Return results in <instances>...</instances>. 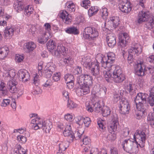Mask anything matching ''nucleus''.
I'll return each mask as SVG.
<instances>
[{"instance_id": "f257e3e1", "label": "nucleus", "mask_w": 154, "mask_h": 154, "mask_svg": "<svg viewBox=\"0 0 154 154\" xmlns=\"http://www.w3.org/2000/svg\"><path fill=\"white\" fill-rule=\"evenodd\" d=\"M134 140L128 139L122 143L124 149L131 154H136L138 152V146L141 148L144 147L146 139V134L143 131H136L133 136Z\"/></svg>"}, {"instance_id": "f03ea898", "label": "nucleus", "mask_w": 154, "mask_h": 154, "mask_svg": "<svg viewBox=\"0 0 154 154\" xmlns=\"http://www.w3.org/2000/svg\"><path fill=\"white\" fill-rule=\"evenodd\" d=\"M103 55L100 54H98L97 56V61H100L102 63V66L104 68H109L111 66H115L112 64L115 59V55L112 52H109L107 54L108 60L105 57H103Z\"/></svg>"}, {"instance_id": "7ed1b4c3", "label": "nucleus", "mask_w": 154, "mask_h": 154, "mask_svg": "<svg viewBox=\"0 0 154 154\" xmlns=\"http://www.w3.org/2000/svg\"><path fill=\"white\" fill-rule=\"evenodd\" d=\"M134 66L136 69V73L138 76H143L145 73L152 75L154 73V66H149L145 68L144 64L142 61H140L139 62H137Z\"/></svg>"}, {"instance_id": "20e7f679", "label": "nucleus", "mask_w": 154, "mask_h": 154, "mask_svg": "<svg viewBox=\"0 0 154 154\" xmlns=\"http://www.w3.org/2000/svg\"><path fill=\"white\" fill-rule=\"evenodd\" d=\"M142 51V47L137 43L133 45L128 50V56L127 58L128 61L129 63H131L134 62L133 55H136L138 56Z\"/></svg>"}, {"instance_id": "39448f33", "label": "nucleus", "mask_w": 154, "mask_h": 154, "mask_svg": "<svg viewBox=\"0 0 154 154\" xmlns=\"http://www.w3.org/2000/svg\"><path fill=\"white\" fill-rule=\"evenodd\" d=\"M112 78L114 82L117 83H121L125 79V75L122 73V71L118 66H113Z\"/></svg>"}, {"instance_id": "423d86ee", "label": "nucleus", "mask_w": 154, "mask_h": 154, "mask_svg": "<svg viewBox=\"0 0 154 154\" xmlns=\"http://www.w3.org/2000/svg\"><path fill=\"white\" fill-rule=\"evenodd\" d=\"M135 103L137 109L136 117L137 119H140L144 117L146 114V110L147 106L146 102Z\"/></svg>"}, {"instance_id": "0eeeda50", "label": "nucleus", "mask_w": 154, "mask_h": 154, "mask_svg": "<svg viewBox=\"0 0 154 154\" xmlns=\"http://www.w3.org/2000/svg\"><path fill=\"white\" fill-rule=\"evenodd\" d=\"M98 32L95 28L88 27L85 29L83 33V36L86 39L89 40H94L98 35Z\"/></svg>"}, {"instance_id": "6e6552de", "label": "nucleus", "mask_w": 154, "mask_h": 154, "mask_svg": "<svg viewBox=\"0 0 154 154\" xmlns=\"http://www.w3.org/2000/svg\"><path fill=\"white\" fill-rule=\"evenodd\" d=\"M119 6L120 10L122 12L127 14H128L132 8L129 0H121Z\"/></svg>"}, {"instance_id": "1a4fd4ad", "label": "nucleus", "mask_w": 154, "mask_h": 154, "mask_svg": "<svg viewBox=\"0 0 154 154\" xmlns=\"http://www.w3.org/2000/svg\"><path fill=\"white\" fill-rule=\"evenodd\" d=\"M111 118V122L108 127L109 131L111 132L117 131L119 125L118 116L117 114H113Z\"/></svg>"}, {"instance_id": "9d476101", "label": "nucleus", "mask_w": 154, "mask_h": 154, "mask_svg": "<svg viewBox=\"0 0 154 154\" xmlns=\"http://www.w3.org/2000/svg\"><path fill=\"white\" fill-rule=\"evenodd\" d=\"M92 78L88 75L82 74L79 76L77 79V82L79 85L83 84H92Z\"/></svg>"}, {"instance_id": "9b49d317", "label": "nucleus", "mask_w": 154, "mask_h": 154, "mask_svg": "<svg viewBox=\"0 0 154 154\" xmlns=\"http://www.w3.org/2000/svg\"><path fill=\"white\" fill-rule=\"evenodd\" d=\"M96 57V61L92 62L90 67L91 74L95 77H98L100 74V67L99 63L100 61H97Z\"/></svg>"}, {"instance_id": "f8f14e48", "label": "nucleus", "mask_w": 154, "mask_h": 154, "mask_svg": "<svg viewBox=\"0 0 154 154\" xmlns=\"http://www.w3.org/2000/svg\"><path fill=\"white\" fill-rule=\"evenodd\" d=\"M120 113L124 115L128 114L130 109V106L128 101L126 100H122L120 102Z\"/></svg>"}, {"instance_id": "ddd939ff", "label": "nucleus", "mask_w": 154, "mask_h": 154, "mask_svg": "<svg viewBox=\"0 0 154 154\" xmlns=\"http://www.w3.org/2000/svg\"><path fill=\"white\" fill-rule=\"evenodd\" d=\"M76 123L79 126H82L83 124L86 127H88L91 123V120L88 117L83 118L81 116H78Z\"/></svg>"}, {"instance_id": "4468645a", "label": "nucleus", "mask_w": 154, "mask_h": 154, "mask_svg": "<svg viewBox=\"0 0 154 154\" xmlns=\"http://www.w3.org/2000/svg\"><path fill=\"white\" fill-rule=\"evenodd\" d=\"M119 17L117 16L113 17L110 18L109 20H108L106 23H104V26L106 23L108 25H109L111 27L112 29H115L119 24Z\"/></svg>"}, {"instance_id": "2eb2a0df", "label": "nucleus", "mask_w": 154, "mask_h": 154, "mask_svg": "<svg viewBox=\"0 0 154 154\" xmlns=\"http://www.w3.org/2000/svg\"><path fill=\"white\" fill-rule=\"evenodd\" d=\"M18 75L20 79H21L22 81L24 82H26L29 79V74L25 69H21L19 71Z\"/></svg>"}, {"instance_id": "dca6fc26", "label": "nucleus", "mask_w": 154, "mask_h": 154, "mask_svg": "<svg viewBox=\"0 0 154 154\" xmlns=\"http://www.w3.org/2000/svg\"><path fill=\"white\" fill-rule=\"evenodd\" d=\"M148 12L141 11L139 13L138 16V22L141 23L143 22L146 21L149 17Z\"/></svg>"}, {"instance_id": "f3484780", "label": "nucleus", "mask_w": 154, "mask_h": 154, "mask_svg": "<svg viewBox=\"0 0 154 154\" xmlns=\"http://www.w3.org/2000/svg\"><path fill=\"white\" fill-rule=\"evenodd\" d=\"M106 40L108 46L112 48L114 47L116 43L115 35L113 33L108 34Z\"/></svg>"}, {"instance_id": "a211bd4d", "label": "nucleus", "mask_w": 154, "mask_h": 154, "mask_svg": "<svg viewBox=\"0 0 154 154\" xmlns=\"http://www.w3.org/2000/svg\"><path fill=\"white\" fill-rule=\"evenodd\" d=\"M60 17L63 20L64 23L66 24H68L71 23L72 20L71 16L65 10L63 11L61 13Z\"/></svg>"}, {"instance_id": "6ab92c4d", "label": "nucleus", "mask_w": 154, "mask_h": 154, "mask_svg": "<svg viewBox=\"0 0 154 154\" xmlns=\"http://www.w3.org/2000/svg\"><path fill=\"white\" fill-rule=\"evenodd\" d=\"M148 94L146 93L140 92L137 94L135 99V103L146 102Z\"/></svg>"}, {"instance_id": "aec40b11", "label": "nucleus", "mask_w": 154, "mask_h": 154, "mask_svg": "<svg viewBox=\"0 0 154 154\" xmlns=\"http://www.w3.org/2000/svg\"><path fill=\"white\" fill-rule=\"evenodd\" d=\"M129 39L128 35L126 33H123L121 35V37L119 38L120 45L122 48L126 46L127 43Z\"/></svg>"}, {"instance_id": "412c9836", "label": "nucleus", "mask_w": 154, "mask_h": 154, "mask_svg": "<svg viewBox=\"0 0 154 154\" xmlns=\"http://www.w3.org/2000/svg\"><path fill=\"white\" fill-rule=\"evenodd\" d=\"M91 59L88 56H84L81 58V64L87 68L90 69Z\"/></svg>"}, {"instance_id": "4be33fe9", "label": "nucleus", "mask_w": 154, "mask_h": 154, "mask_svg": "<svg viewBox=\"0 0 154 154\" xmlns=\"http://www.w3.org/2000/svg\"><path fill=\"white\" fill-rule=\"evenodd\" d=\"M15 30L13 26H7L4 31L5 38L6 39L11 38L13 35Z\"/></svg>"}, {"instance_id": "5701e85b", "label": "nucleus", "mask_w": 154, "mask_h": 154, "mask_svg": "<svg viewBox=\"0 0 154 154\" xmlns=\"http://www.w3.org/2000/svg\"><path fill=\"white\" fill-rule=\"evenodd\" d=\"M42 122L40 119L36 118L32 119L31 121L32 128L36 130L41 128L42 126Z\"/></svg>"}, {"instance_id": "b1692460", "label": "nucleus", "mask_w": 154, "mask_h": 154, "mask_svg": "<svg viewBox=\"0 0 154 154\" xmlns=\"http://www.w3.org/2000/svg\"><path fill=\"white\" fill-rule=\"evenodd\" d=\"M105 68L107 70H105L103 71V76L107 81L110 82L111 78H112V72L113 71V68H112L111 66L109 68Z\"/></svg>"}, {"instance_id": "393cba45", "label": "nucleus", "mask_w": 154, "mask_h": 154, "mask_svg": "<svg viewBox=\"0 0 154 154\" xmlns=\"http://www.w3.org/2000/svg\"><path fill=\"white\" fill-rule=\"evenodd\" d=\"M51 36L52 35L50 32H46L43 35L41 36L38 38V42L42 44H44Z\"/></svg>"}, {"instance_id": "a878e982", "label": "nucleus", "mask_w": 154, "mask_h": 154, "mask_svg": "<svg viewBox=\"0 0 154 154\" xmlns=\"http://www.w3.org/2000/svg\"><path fill=\"white\" fill-rule=\"evenodd\" d=\"M12 80H10L8 83V88L9 91L11 93H14L16 91V85L17 83L14 80L12 79Z\"/></svg>"}, {"instance_id": "bb28decb", "label": "nucleus", "mask_w": 154, "mask_h": 154, "mask_svg": "<svg viewBox=\"0 0 154 154\" xmlns=\"http://www.w3.org/2000/svg\"><path fill=\"white\" fill-rule=\"evenodd\" d=\"M24 14L26 16L28 17H30L32 18H33L35 15L33 11V8L30 5H28L25 8Z\"/></svg>"}, {"instance_id": "cd10ccee", "label": "nucleus", "mask_w": 154, "mask_h": 154, "mask_svg": "<svg viewBox=\"0 0 154 154\" xmlns=\"http://www.w3.org/2000/svg\"><path fill=\"white\" fill-rule=\"evenodd\" d=\"M66 51L65 48L62 45H60L57 46V50L54 51V54L57 56H59L60 54L65 56Z\"/></svg>"}, {"instance_id": "c85d7f7f", "label": "nucleus", "mask_w": 154, "mask_h": 154, "mask_svg": "<svg viewBox=\"0 0 154 154\" xmlns=\"http://www.w3.org/2000/svg\"><path fill=\"white\" fill-rule=\"evenodd\" d=\"M42 126L41 128H42L43 131L46 133H49L52 127V124L49 122H42Z\"/></svg>"}, {"instance_id": "c756f323", "label": "nucleus", "mask_w": 154, "mask_h": 154, "mask_svg": "<svg viewBox=\"0 0 154 154\" xmlns=\"http://www.w3.org/2000/svg\"><path fill=\"white\" fill-rule=\"evenodd\" d=\"M9 52L8 48L6 47L0 48V59H3L6 57Z\"/></svg>"}, {"instance_id": "7c9ffc66", "label": "nucleus", "mask_w": 154, "mask_h": 154, "mask_svg": "<svg viewBox=\"0 0 154 154\" xmlns=\"http://www.w3.org/2000/svg\"><path fill=\"white\" fill-rule=\"evenodd\" d=\"M148 102L151 106H154V86L150 90L149 97L148 98Z\"/></svg>"}, {"instance_id": "2f4dec72", "label": "nucleus", "mask_w": 154, "mask_h": 154, "mask_svg": "<svg viewBox=\"0 0 154 154\" xmlns=\"http://www.w3.org/2000/svg\"><path fill=\"white\" fill-rule=\"evenodd\" d=\"M24 46L29 52L32 51L36 47V44L32 42L26 43L24 44Z\"/></svg>"}, {"instance_id": "473e14b6", "label": "nucleus", "mask_w": 154, "mask_h": 154, "mask_svg": "<svg viewBox=\"0 0 154 154\" xmlns=\"http://www.w3.org/2000/svg\"><path fill=\"white\" fill-rule=\"evenodd\" d=\"M14 7L18 12L23 10L24 8L23 3L18 0H17L15 2Z\"/></svg>"}, {"instance_id": "72a5a7b5", "label": "nucleus", "mask_w": 154, "mask_h": 154, "mask_svg": "<svg viewBox=\"0 0 154 154\" xmlns=\"http://www.w3.org/2000/svg\"><path fill=\"white\" fill-rule=\"evenodd\" d=\"M66 6L67 11L69 12L75 11V6L74 3L72 1L67 2L66 3Z\"/></svg>"}, {"instance_id": "f704fd0d", "label": "nucleus", "mask_w": 154, "mask_h": 154, "mask_svg": "<svg viewBox=\"0 0 154 154\" xmlns=\"http://www.w3.org/2000/svg\"><path fill=\"white\" fill-rule=\"evenodd\" d=\"M66 32L69 34L77 35L79 32L77 29L75 27H70L66 28L65 30Z\"/></svg>"}, {"instance_id": "c9c22d12", "label": "nucleus", "mask_w": 154, "mask_h": 154, "mask_svg": "<svg viewBox=\"0 0 154 154\" xmlns=\"http://www.w3.org/2000/svg\"><path fill=\"white\" fill-rule=\"evenodd\" d=\"M46 45L47 49L50 52L53 50L56 46L55 42L51 40H50Z\"/></svg>"}, {"instance_id": "e433bc0d", "label": "nucleus", "mask_w": 154, "mask_h": 154, "mask_svg": "<svg viewBox=\"0 0 154 154\" xmlns=\"http://www.w3.org/2000/svg\"><path fill=\"white\" fill-rule=\"evenodd\" d=\"M69 146L68 142L64 141L61 142L59 144V151H64Z\"/></svg>"}, {"instance_id": "4c0bfd02", "label": "nucleus", "mask_w": 154, "mask_h": 154, "mask_svg": "<svg viewBox=\"0 0 154 154\" xmlns=\"http://www.w3.org/2000/svg\"><path fill=\"white\" fill-rule=\"evenodd\" d=\"M102 114L103 116L107 117L111 113V110L109 107L107 106L103 107L102 109Z\"/></svg>"}, {"instance_id": "58836bf2", "label": "nucleus", "mask_w": 154, "mask_h": 154, "mask_svg": "<svg viewBox=\"0 0 154 154\" xmlns=\"http://www.w3.org/2000/svg\"><path fill=\"white\" fill-rule=\"evenodd\" d=\"M98 11V9L97 7H91L88 10V15L91 17L95 15Z\"/></svg>"}, {"instance_id": "ea45409f", "label": "nucleus", "mask_w": 154, "mask_h": 154, "mask_svg": "<svg viewBox=\"0 0 154 154\" xmlns=\"http://www.w3.org/2000/svg\"><path fill=\"white\" fill-rule=\"evenodd\" d=\"M63 134L65 137H69L72 138V140L75 137V136L71 130H65L63 132Z\"/></svg>"}, {"instance_id": "a19ab883", "label": "nucleus", "mask_w": 154, "mask_h": 154, "mask_svg": "<svg viewBox=\"0 0 154 154\" xmlns=\"http://www.w3.org/2000/svg\"><path fill=\"white\" fill-rule=\"evenodd\" d=\"M79 85L81 86V88H82L85 95L87 94L90 92V88L88 84H83L82 85Z\"/></svg>"}, {"instance_id": "79ce46f5", "label": "nucleus", "mask_w": 154, "mask_h": 154, "mask_svg": "<svg viewBox=\"0 0 154 154\" xmlns=\"http://www.w3.org/2000/svg\"><path fill=\"white\" fill-rule=\"evenodd\" d=\"M148 116V119L150 120V125L154 128V113H150Z\"/></svg>"}, {"instance_id": "37998d69", "label": "nucleus", "mask_w": 154, "mask_h": 154, "mask_svg": "<svg viewBox=\"0 0 154 154\" xmlns=\"http://www.w3.org/2000/svg\"><path fill=\"white\" fill-rule=\"evenodd\" d=\"M100 14H101L102 16L103 17H106L108 15V12L107 11V8L105 7H103L102 8L100 9Z\"/></svg>"}, {"instance_id": "c03bdc74", "label": "nucleus", "mask_w": 154, "mask_h": 154, "mask_svg": "<svg viewBox=\"0 0 154 154\" xmlns=\"http://www.w3.org/2000/svg\"><path fill=\"white\" fill-rule=\"evenodd\" d=\"M134 85L131 82H130L127 87V89L131 95H133L134 93V90L133 89Z\"/></svg>"}, {"instance_id": "a18cd8bd", "label": "nucleus", "mask_w": 154, "mask_h": 154, "mask_svg": "<svg viewBox=\"0 0 154 154\" xmlns=\"http://www.w3.org/2000/svg\"><path fill=\"white\" fill-rule=\"evenodd\" d=\"M51 81L50 79H44L42 82V86L45 87L50 86L52 85Z\"/></svg>"}, {"instance_id": "49530a36", "label": "nucleus", "mask_w": 154, "mask_h": 154, "mask_svg": "<svg viewBox=\"0 0 154 154\" xmlns=\"http://www.w3.org/2000/svg\"><path fill=\"white\" fill-rule=\"evenodd\" d=\"M55 66L52 63H48L45 68L53 73L55 71Z\"/></svg>"}, {"instance_id": "de8ad7c7", "label": "nucleus", "mask_w": 154, "mask_h": 154, "mask_svg": "<svg viewBox=\"0 0 154 154\" xmlns=\"http://www.w3.org/2000/svg\"><path fill=\"white\" fill-rule=\"evenodd\" d=\"M74 115L72 113H67L64 116V118L68 122H72L73 120Z\"/></svg>"}, {"instance_id": "09e8293b", "label": "nucleus", "mask_w": 154, "mask_h": 154, "mask_svg": "<svg viewBox=\"0 0 154 154\" xmlns=\"http://www.w3.org/2000/svg\"><path fill=\"white\" fill-rule=\"evenodd\" d=\"M90 1L89 0H83L82 1L81 5L82 7L87 9L90 6Z\"/></svg>"}, {"instance_id": "8fccbe9b", "label": "nucleus", "mask_w": 154, "mask_h": 154, "mask_svg": "<svg viewBox=\"0 0 154 154\" xmlns=\"http://www.w3.org/2000/svg\"><path fill=\"white\" fill-rule=\"evenodd\" d=\"M64 79L66 83L73 82L74 78L73 76L71 74H66L64 77Z\"/></svg>"}, {"instance_id": "3c124183", "label": "nucleus", "mask_w": 154, "mask_h": 154, "mask_svg": "<svg viewBox=\"0 0 154 154\" xmlns=\"http://www.w3.org/2000/svg\"><path fill=\"white\" fill-rule=\"evenodd\" d=\"M16 148L18 150V153L20 154H26V150L24 148H22L21 146L19 145H17L16 146Z\"/></svg>"}, {"instance_id": "603ef678", "label": "nucleus", "mask_w": 154, "mask_h": 154, "mask_svg": "<svg viewBox=\"0 0 154 154\" xmlns=\"http://www.w3.org/2000/svg\"><path fill=\"white\" fill-rule=\"evenodd\" d=\"M94 111L96 112H99L102 109V106L99 102L96 103L94 105Z\"/></svg>"}, {"instance_id": "864d4df0", "label": "nucleus", "mask_w": 154, "mask_h": 154, "mask_svg": "<svg viewBox=\"0 0 154 154\" xmlns=\"http://www.w3.org/2000/svg\"><path fill=\"white\" fill-rule=\"evenodd\" d=\"M24 59V57L22 55L19 54H16L15 57V60L16 62L18 63L21 62L23 61Z\"/></svg>"}, {"instance_id": "5fc2aeb1", "label": "nucleus", "mask_w": 154, "mask_h": 154, "mask_svg": "<svg viewBox=\"0 0 154 154\" xmlns=\"http://www.w3.org/2000/svg\"><path fill=\"white\" fill-rule=\"evenodd\" d=\"M33 83L36 86H38L39 83V75L36 73L34 77Z\"/></svg>"}, {"instance_id": "6e6d98bb", "label": "nucleus", "mask_w": 154, "mask_h": 154, "mask_svg": "<svg viewBox=\"0 0 154 154\" xmlns=\"http://www.w3.org/2000/svg\"><path fill=\"white\" fill-rule=\"evenodd\" d=\"M67 107L70 109H73L77 106L76 104L72 100L69 101L67 105Z\"/></svg>"}, {"instance_id": "4d7b16f0", "label": "nucleus", "mask_w": 154, "mask_h": 154, "mask_svg": "<svg viewBox=\"0 0 154 154\" xmlns=\"http://www.w3.org/2000/svg\"><path fill=\"white\" fill-rule=\"evenodd\" d=\"M110 134L107 136V138L109 140H114L116 139V134L114 132H109Z\"/></svg>"}, {"instance_id": "13d9d810", "label": "nucleus", "mask_w": 154, "mask_h": 154, "mask_svg": "<svg viewBox=\"0 0 154 154\" xmlns=\"http://www.w3.org/2000/svg\"><path fill=\"white\" fill-rule=\"evenodd\" d=\"M60 72H56L54 73L52 77L53 80L55 82H57L60 79Z\"/></svg>"}, {"instance_id": "bf43d9fd", "label": "nucleus", "mask_w": 154, "mask_h": 154, "mask_svg": "<svg viewBox=\"0 0 154 154\" xmlns=\"http://www.w3.org/2000/svg\"><path fill=\"white\" fill-rule=\"evenodd\" d=\"M11 102V100L9 99H4L2 102L1 106L2 107H6L9 105Z\"/></svg>"}, {"instance_id": "052dcab7", "label": "nucleus", "mask_w": 154, "mask_h": 154, "mask_svg": "<svg viewBox=\"0 0 154 154\" xmlns=\"http://www.w3.org/2000/svg\"><path fill=\"white\" fill-rule=\"evenodd\" d=\"M154 24V23L153 20L152 19L150 20L149 22H147L146 24V27L148 28L149 29H152L153 27V25Z\"/></svg>"}, {"instance_id": "680f3d73", "label": "nucleus", "mask_w": 154, "mask_h": 154, "mask_svg": "<svg viewBox=\"0 0 154 154\" xmlns=\"http://www.w3.org/2000/svg\"><path fill=\"white\" fill-rule=\"evenodd\" d=\"M8 75L10 77L14 79V77L16 75L15 70L13 69L9 70L8 72Z\"/></svg>"}, {"instance_id": "e2e57ef3", "label": "nucleus", "mask_w": 154, "mask_h": 154, "mask_svg": "<svg viewBox=\"0 0 154 154\" xmlns=\"http://www.w3.org/2000/svg\"><path fill=\"white\" fill-rule=\"evenodd\" d=\"M17 140L19 141H21L22 143H25L26 141V138L24 136L19 135L17 137Z\"/></svg>"}, {"instance_id": "0e129e2a", "label": "nucleus", "mask_w": 154, "mask_h": 154, "mask_svg": "<svg viewBox=\"0 0 154 154\" xmlns=\"http://www.w3.org/2000/svg\"><path fill=\"white\" fill-rule=\"evenodd\" d=\"M104 121L101 119L97 121V124L100 129L103 130L105 127L104 125Z\"/></svg>"}, {"instance_id": "69168bd1", "label": "nucleus", "mask_w": 154, "mask_h": 154, "mask_svg": "<svg viewBox=\"0 0 154 154\" xmlns=\"http://www.w3.org/2000/svg\"><path fill=\"white\" fill-rule=\"evenodd\" d=\"M82 142L83 144L85 145H89L90 143L91 140L87 137H86L83 138Z\"/></svg>"}, {"instance_id": "338daca9", "label": "nucleus", "mask_w": 154, "mask_h": 154, "mask_svg": "<svg viewBox=\"0 0 154 154\" xmlns=\"http://www.w3.org/2000/svg\"><path fill=\"white\" fill-rule=\"evenodd\" d=\"M44 72L46 77L48 78H50L51 76L53 73L52 72L50 71L49 70H48V69L45 68Z\"/></svg>"}, {"instance_id": "774afa93", "label": "nucleus", "mask_w": 154, "mask_h": 154, "mask_svg": "<svg viewBox=\"0 0 154 154\" xmlns=\"http://www.w3.org/2000/svg\"><path fill=\"white\" fill-rule=\"evenodd\" d=\"M76 92L78 96H82L85 95L82 88H81L80 86V88L77 89Z\"/></svg>"}]
</instances>
